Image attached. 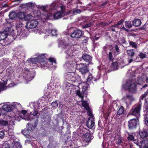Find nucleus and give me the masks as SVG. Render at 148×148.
Instances as JSON below:
<instances>
[{
	"label": "nucleus",
	"instance_id": "nucleus-1",
	"mask_svg": "<svg viewBox=\"0 0 148 148\" xmlns=\"http://www.w3.org/2000/svg\"><path fill=\"white\" fill-rule=\"evenodd\" d=\"M36 57L30 59V61L32 63H35L38 66L42 68L43 67H52V63L56 64V60L53 58H50L49 59V61H46L43 54L37 55Z\"/></svg>",
	"mask_w": 148,
	"mask_h": 148
},
{
	"label": "nucleus",
	"instance_id": "nucleus-2",
	"mask_svg": "<svg viewBox=\"0 0 148 148\" xmlns=\"http://www.w3.org/2000/svg\"><path fill=\"white\" fill-rule=\"evenodd\" d=\"M51 16V13H50L48 14L47 12H45L40 16H39L38 14L36 15H33L29 14L25 16L24 12H20L19 13V20L20 19H24L25 20L28 21H29L32 20L34 19L35 18H40L42 20L43 19L48 20L49 19V18Z\"/></svg>",
	"mask_w": 148,
	"mask_h": 148
},
{
	"label": "nucleus",
	"instance_id": "nucleus-3",
	"mask_svg": "<svg viewBox=\"0 0 148 148\" xmlns=\"http://www.w3.org/2000/svg\"><path fill=\"white\" fill-rule=\"evenodd\" d=\"M58 44L59 47L63 49L67 55L70 57L75 56V53L73 51V47L67 44L64 40H59Z\"/></svg>",
	"mask_w": 148,
	"mask_h": 148
},
{
	"label": "nucleus",
	"instance_id": "nucleus-4",
	"mask_svg": "<svg viewBox=\"0 0 148 148\" xmlns=\"http://www.w3.org/2000/svg\"><path fill=\"white\" fill-rule=\"evenodd\" d=\"M64 8V6L62 4L54 3L50 6L49 9L51 10L58 9L62 11V12H58L53 14L54 18L58 19L61 18L65 14V13L63 11Z\"/></svg>",
	"mask_w": 148,
	"mask_h": 148
},
{
	"label": "nucleus",
	"instance_id": "nucleus-5",
	"mask_svg": "<svg viewBox=\"0 0 148 148\" xmlns=\"http://www.w3.org/2000/svg\"><path fill=\"white\" fill-rule=\"evenodd\" d=\"M87 88L86 86H83L82 88V90L81 92L79 90H77L76 92L77 95L81 99L82 101V106L87 110H88L89 109V107L88 106V104L86 101H83V97L84 95H86L87 94Z\"/></svg>",
	"mask_w": 148,
	"mask_h": 148
},
{
	"label": "nucleus",
	"instance_id": "nucleus-6",
	"mask_svg": "<svg viewBox=\"0 0 148 148\" xmlns=\"http://www.w3.org/2000/svg\"><path fill=\"white\" fill-rule=\"evenodd\" d=\"M141 104L140 103L132 106L128 115H132L135 116L138 119L140 116V112Z\"/></svg>",
	"mask_w": 148,
	"mask_h": 148
},
{
	"label": "nucleus",
	"instance_id": "nucleus-7",
	"mask_svg": "<svg viewBox=\"0 0 148 148\" xmlns=\"http://www.w3.org/2000/svg\"><path fill=\"white\" fill-rule=\"evenodd\" d=\"M122 88L125 90H128L132 93L135 92L136 90V84L132 81L126 82L123 85Z\"/></svg>",
	"mask_w": 148,
	"mask_h": 148
},
{
	"label": "nucleus",
	"instance_id": "nucleus-8",
	"mask_svg": "<svg viewBox=\"0 0 148 148\" xmlns=\"http://www.w3.org/2000/svg\"><path fill=\"white\" fill-rule=\"evenodd\" d=\"M76 67L82 74H86L88 71L87 66L85 64L80 63L77 64Z\"/></svg>",
	"mask_w": 148,
	"mask_h": 148
},
{
	"label": "nucleus",
	"instance_id": "nucleus-9",
	"mask_svg": "<svg viewBox=\"0 0 148 148\" xmlns=\"http://www.w3.org/2000/svg\"><path fill=\"white\" fill-rule=\"evenodd\" d=\"M25 70V73L23 75V77L26 80L30 81L34 78V75L33 72L29 71L28 69H26Z\"/></svg>",
	"mask_w": 148,
	"mask_h": 148
},
{
	"label": "nucleus",
	"instance_id": "nucleus-10",
	"mask_svg": "<svg viewBox=\"0 0 148 148\" xmlns=\"http://www.w3.org/2000/svg\"><path fill=\"white\" fill-rule=\"evenodd\" d=\"M40 18H35L29 21H28L26 25L27 28L32 29L36 27L38 24V22L37 21V20Z\"/></svg>",
	"mask_w": 148,
	"mask_h": 148
},
{
	"label": "nucleus",
	"instance_id": "nucleus-11",
	"mask_svg": "<svg viewBox=\"0 0 148 148\" xmlns=\"http://www.w3.org/2000/svg\"><path fill=\"white\" fill-rule=\"evenodd\" d=\"M122 100L127 106H128L134 100V98L132 95L127 94L123 97Z\"/></svg>",
	"mask_w": 148,
	"mask_h": 148
},
{
	"label": "nucleus",
	"instance_id": "nucleus-12",
	"mask_svg": "<svg viewBox=\"0 0 148 148\" xmlns=\"http://www.w3.org/2000/svg\"><path fill=\"white\" fill-rule=\"evenodd\" d=\"M88 132L86 134H84V140L87 142H89L93 138L92 133H90V130H88Z\"/></svg>",
	"mask_w": 148,
	"mask_h": 148
},
{
	"label": "nucleus",
	"instance_id": "nucleus-13",
	"mask_svg": "<svg viewBox=\"0 0 148 148\" xmlns=\"http://www.w3.org/2000/svg\"><path fill=\"white\" fill-rule=\"evenodd\" d=\"M95 122L94 118L92 117H89L87 121L86 125L88 128L90 129H94Z\"/></svg>",
	"mask_w": 148,
	"mask_h": 148
},
{
	"label": "nucleus",
	"instance_id": "nucleus-14",
	"mask_svg": "<svg viewBox=\"0 0 148 148\" xmlns=\"http://www.w3.org/2000/svg\"><path fill=\"white\" fill-rule=\"evenodd\" d=\"M138 121V119H133L130 120L128 122V126L130 129H135L137 124V122Z\"/></svg>",
	"mask_w": 148,
	"mask_h": 148
},
{
	"label": "nucleus",
	"instance_id": "nucleus-15",
	"mask_svg": "<svg viewBox=\"0 0 148 148\" xmlns=\"http://www.w3.org/2000/svg\"><path fill=\"white\" fill-rule=\"evenodd\" d=\"M82 34V31L79 29H76L72 34L71 36L72 38H79L81 37Z\"/></svg>",
	"mask_w": 148,
	"mask_h": 148
},
{
	"label": "nucleus",
	"instance_id": "nucleus-16",
	"mask_svg": "<svg viewBox=\"0 0 148 148\" xmlns=\"http://www.w3.org/2000/svg\"><path fill=\"white\" fill-rule=\"evenodd\" d=\"M127 53L128 56L131 58L128 60L129 63H131L133 60L132 58L135 54L134 50L133 49L128 50L127 51Z\"/></svg>",
	"mask_w": 148,
	"mask_h": 148
},
{
	"label": "nucleus",
	"instance_id": "nucleus-17",
	"mask_svg": "<svg viewBox=\"0 0 148 148\" xmlns=\"http://www.w3.org/2000/svg\"><path fill=\"white\" fill-rule=\"evenodd\" d=\"M64 66L65 69H68L71 70L74 67L73 62L72 61L66 62Z\"/></svg>",
	"mask_w": 148,
	"mask_h": 148
},
{
	"label": "nucleus",
	"instance_id": "nucleus-18",
	"mask_svg": "<svg viewBox=\"0 0 148 148\" xmlns=\"http://www.w3.org/2000/svg\"><path fill=\"white\" fill-rule=\"evenodd\" d=\"M2 109L5 111L7 112H9L12 110L14 109V107H12V106L10 105H5L3 106L2 107Z\"/></svg>",
	"mask_w": 148,
	"mask_h": 148
},
{
	"label": "nucleus",
	"instance_id": "nucleus-19",
	"mask_svg": "<svg viewBox=\"0 0 148 148\" xmlns=\"http://www.w3.org/2000/svg\"><path fill=\"white\" fill-rule=\"evenodd\" d=\"M58 145L57 142L54 140L50 141L47 146V148H56Z\"/></svg>",
	"mask_w": 148,
	"mask_h": 148
},
{
	"label": "nucleus",
	"instance_id": "nucleus-20",
	"mask_svg": "<svg viewBox=\"0 0 148 148\" xmlns=\"http://www.w3.org/2000/svg\"><path fill=\"white\" fill-rule=\"evenodd\" d=\"M18 14V12L17 11H12L10 13L9 16L12 20H13L17 16Z\"/></svg>",
	"mask_w": 148,
	"mask_h": 148
},
{
	"label": "nucleus",
	"instance_id": "nucleus-21",
	"mask_svg": "<svg viewBox=\"0 0 148 148\" xmlns=\"http://www.w3.org/2000/svg\"><path fill=\"white\" fill-rule=\"evenodd\" d=\"M82 58L85 62L90 63L91 61V57L87 54H84L82 56Z\"/></svg>",
	"mask_w": 148,
	"mask_h": 148
},
{
	"label": "nucleus",
	"instance_id": "nucleus-22",
	"mask_svg": "<svg viewBox=\"0 0 148 148\" xmlns=\"http://www.w3.org/2000/svg\"><path fill=\"white\" fill-rule=\"evenodd\" d=\"M33 130H22V132L23 134L26 138H29L30 137V134Z\"/></svg>",
	"mask_w": 148,
	"mask_h": 148
},
{
	"label": "nucleus",
	"instance_id": "nucleus-23",
	"mask_svg": "<svg viewBox=\"0 0 148 148\" xmlns=\"http://www.w3.org/2000/svg\"><path fill=\"white\" fill-rule=\"evenodd\" d=\"M13 29L12 27H8L5 28L3 31L8 35L11 34V33L13 31Z\"/></svg>",
	"mask_w": 148,
	"mask_h": 148
},
{
	"label": "nucleus",
	"instance_id": "nucleus-24",
	"mask_svg": "<svg viewBox=\"0 0 148 148\" xmlns=\"http://www.w3.org/2000/svg\"><path fill=\"white\" fill-rule=\"evenodd\" d=\"M133 25L135 27H138L140 25L141 23L140 19H134L132 22Z\"/></svg>",
	"mask_w": 148,
	"mask_h": 148
},
{
	"label": "nucleus",
	"instance_id": "nucleus-25",
	"mask_svg": "<svg viewBox=\"0 0 148 148\" xmlns=\"http://www.w3.org/2000/svg\"><path fill=\"white\" fill-rule=\"evenodd\" d=\"M70 75L72 76L71 81L74 82H75L79 78V76L77 75L73 72H72Z\"/></svg>",
	"mask_w": 148,
	"mask_h": 148
},
{
	"label": "nucleus",
	"instance_id": "nucleus-26",
	"mask_svg": "<svg viewBox=\"0 0 148 148\" xmlns=\"http://www.w3.org/2000/svg\"><path fill=\"white\" fill-rule=\"evenodd\" d=\"M139 130V134L142 138H144L147 136L148 133L147 132H146L145 130L143 131H141L140 130Z\"/></svg>",
	"mask_w": 148,
	"mask_h": 148
},
{
	"label": "nucleus",
	"instance_id": "nucleus-27",
	"mask_svg": "<svg viewBox=\"0 0 148 148\" xmlns=\"http://www.w3.org/2000/svg\"><path fill=\"white\" fill-rule=\"evenodd\" d=\"M96 79L95 78H93L92 75L91 74L89 75L87 78L86 82L87 83H90L92 82L93 81H96Z\"/></svg>",
	"mask_w": 148,
	"mask_h": 148
},
{
	"label": "nucleus",
	"instance_id": "nucleus-28",
	"mask_svg": "<svg viewBox=\"0 0 148 148\" xmlns=\"http://www.w3.org/2000/svg\"><path fill=\"white\" fill-rule=\"evenodd\" d=\"M4 31L0 33V40H3L8 36V35Z\"/></svg>",
	"mask_w": 148,
	"mask_h": 148
},
{
	"label": "nucleus",
	"instance_id": "nucleus-29",
	"mask_svg": "<svg viewBox=\"0 0 148 148\" xmlns=\"http://www.w3.org/2000/svg\"><path fill=\"white\" fill-rule=\"evenodd\" d=\"M141 145L140 146V147L142 148H148V143H145V141L142 140L140 142Z\"/></svg>",
	"mask_w": 148,
	"mask_h": 148
},
{
	"label": "nucleus",
	"instance_id": "nucleus-30",
	"mask_svg": "<svg viewBox=\"0 0 148 148\" xmlns=\"http://www.w3.org/2000/svg\"><path fill=\"white\" fill-rule=\"evenodd\" d=\"M81 12V11L79 9H76L73 10H71L69 12L67 13V14H69L73 13V14H76L77 13H79Z\"/></svg>",
	"mask_w": 148,
	"mask_h": 148
},
{
	"label": "nucleus",
	"instance_id": "nucleus-31",
	"mask_svg": "<svg viewBox=\"0 0 148 148\" xmlns=\"http://www.w3.org/2000/svg\"><path fill=\"white\" fill-rule=\"evenodd\" d=\"M12 147L11 148H18V142L14 141L11 144Z\"/></svg>",
	"mask_w": 148,
	"mask_h": 148
},
{
	"label": "nucleus",
	"instance_id": "nucleus-32",
	"mask_svg": "<svg viewBox=\"0 0 148 148\" xmlns=\"http://www.w3.org/2000/svg\"><path fill=\"white\" fill-rule=\"evenodd\" d=\"M125 27H127L130 28L132 26V25L131 24V22L130 21H126L125 22Z\"/></svg>",
	"mask_w": 148,
	"mask_h": 148
},
{
	"label": "nucleus",
	"instance_id": "nucleus-33",
	"mask_svg": "<svg viewBox=\"0 0 148 148\" xmlns=\"http://www.w3.org/2000/svg\"><path fill=\"white\" fill-rule=\"evenodd\" d=\"M139 56L141 58H145L148 57V54L145 53L141 52L139 55Z\"/></svg>",
	"mask_w": 148,
	"mask_h": 148
},
{
	"label": "nucleus",
	"instance_id": "nucleus-34",
	"mask_svg": "<svg viewBox=\"0 0 148 148\" xmlns=\"http://www.w3.org/2000/svg\"><path fill=\"white\" fill-rule=\"evenodd\" d=\"M118 63L117 62H114L112 63L111 67H112L113 70L117 69L118 67Z\"/></svg>",
	"mask_w": 148,
	"mask_h": 148
},
{
	"label": "nucleus",
	"instance_id": "nucleus-35",
	"mask_svg": "<svg viewBox=\"0 0 148 148\" xmlns=\"http://www.w3.org/2000/svg\"><path fill=\"white\" fill-rule=\"evenodd\" d=\"M23 5L25 6L27 5V6L32 8L34 7V6L36 5L34 3H33L32 2H29L25 4H24Z\"/></svg>",
	"mask_w": 148,
	"mask_h": 148
},
{
	"label": "nucleus",
	"instance_id": "nucleus-36",
	"mask_svg": "<svg viewBox=\"0 0 148 148\" xmlns=\"http://www.w3.org/2000/svg\"><path fill=\"white\" fill-rule=\"evenodd\" d=\"M124 111L123 108L122 106H120L117 112V114L118 115L122 114L123 113Z\"/></svg>",
	"mask_w": 148,
	"mask_h": 148
},
{
	"label": "nucleus",
	"instance_id": "nucleus-37",
	"mask_svg": "<svg viewBox=\"0 0 148 148\" xmlns=\"http://www.w3.org/2000/svg\"><path fill=\"white\" fill-rule=\"evenodd\" d=\"M38 7L42 10L43 11H45L48 9V7L47 5L45 6H44L42 5H38Z\"/></svg>",
	"mask_w": 148,
	"mask_h": 148
},
{
	"label": "nucleus",
	"instance_id": "nucleus-38",
	"mask_svg": "<svg viewBox=\"0 0 148 148\" xmlns=\"http://www.w3.org/2000/svg\"><path fill=\"white\" fill-rule=\"evenodd\" d=\"M32 113V112H30L29 114H28V113L27 114V116H26L25 118H24V119L27 121H29L32 119V118L31 117V115Z\"/></svg>",
	"mask_w": 148,
	"mask_h": 148
},
{
	"label": "nucleus",
	"instance_id": "nucleus-39",
	"mask_svg": "<svg viewBox=\"0 0 148 148\" xmlns=\"http://www.w3.org/2000/svg\"><path fill=\"white\" fill-rule=\"evenodd\" d=\"M8 124V123L7 121H5L3 120L0 121V124L2 125L5 126Z\"/></svg>",
	"mask_w": 148,
	"mask_h": 148
},
{
	"label": "nucleus",
	"instance_id": "nucleus-40",
	"mask_svg": "<svg viewBox=\"0 0 148 148\" xmlns=\"http://www.w3.org/2000/svg\"><path fill=\"white\" fill-rule=\"evenodd\" d=\"M119 40L120 43L125 44H126L127 43L125 39L124 38H120Z\"/></svg>",
	"mask_w": 148,
	"mask_h": 148
},
{
	"label": "nucleus",
	"instance_id": "nucleus-41",
	"mask_svg": "<svg viewBox=\"0 0 148 148\" xmlns=\"http://www.w3.org/2000/svg\"><path fill=\"white\" fill-rule=\"evenodd\" d=\"M72 74V73H68L65 76V78L68 80H71L72 76L70 75Z\"/></svg>",
	"mask_w": 148,
	"mask_h": 148
},
{
	"label": "nucleus",
	"instance_id": "nucleus-42",
	"mask_svg": "<svg viewBox=\"0 0 148 148\" xmlns=\"http://www.w3.org/2000/svg\"><path fill=\"white\" fill-rule=\"evenodd\" d=\"M129 44L130 45L132 46L133 47L135 48H137V45L135 42L132 41H130L129 42Z\"/></svg>",
	"mask_w": 148,
	"mask_h": 148
},
{
	"label": "nucleus",
	"instance_id": "nucleus-43",
	"mask_svg": "<svg viewBox=\"0 0 148 148\" xmlns=\"http://www.w3.org/2000/svg\"><path fill=\"white\" fill-rule=\"evenodd\" d=\"M10 145L9 144L6 143H3L2 145V148H10Z\"/></svg>",
	"mask_w": 148,
	"mask_h": 148
},
{
	"label": "nucleus",
	"instance_id": "nucleus-44",
	"mask_svg": "<svg viewBox=\"0 0 148 148\" xmlns=\"http://www.w3.org/2000/svg\"><path fill=\"white\" fill-rule=\"evenodd\" d=\"M123 143L122 138L120 136L118 138L117 144L119 145H120Z\"/></svg>",
	"mask_w": 148,
	"mask_h": 148
},
{
	"label": "nucleus",
	"instance_id": "nucleus-45",
	"mask_svg": "<svg viewBox=\"0 0 148 148\" xmlns=\"http://www.w3.org/2000/svg\"><path fill=\"white\" fill-rule=\"evenodd\" d=\"M12 20L9 18H6L5 19L6 22L5 23V24H10L12 22V21L11 20Z\"/></svg>",
	"mask_w": 148,
	"mask_h": 148
},
{
	"label": "nucleus",
	"instance_id": "nucleus-46",
	"mask_svg": "<svg viewBox=\"0 0 148 148\" xmlns=\"http://www.w3.org/2000/svg\"><path fill=\"white\" fill-rule=\"evenodd\" d=\"M51 33L52 36H56L57 35V31L56 29H53L51 30Z\"/></svg>",
	"mask_w": 148,
	"mask_h": 148
},
{
	"label": "nucleus",
	"instance_id": "nucleus-47",
	"mask_svg": "<svg viewBox=\"0 0 148 148\" xmlns=\"http://www.w3.org/2000/svg\"><path fill=\"white\" fill-rule=\"evenodd\" d=\"M108 58L110 60H112L113 59V56L112 53L111 52H109L108 54Z\"/></svg>",
	"mask_w": 148,
	"mask_h": 148
},
{
	"label": "nucleus",
	"instance_id": "nucleus-48",
	"mask_svg": "<svg viewBox=\"0 0 148 148\" xmlns=\"http://www.w3.org/2000/svg\"><path fill=\"white\" fill-rule=\"evenodd\" d=\"M51 105L53 107L56 108L58 106V104L57 103V101H55V102H53Z\"/></svg>",
	"mask_w": 148,
	"mask_h": 148
},
{
	"label": "nucleus",
	"instance_id": "nucleus-49",
	"mask_svg": "<svg viewBox=\"0 0 148 148\" xmlns=\"http://www.w3.org/2000/svg\"><path fill=\"white\" fill-rule=\"evenodd\" d=\"M88 111L87 114L88 115L90 116V117H92L93 118H94V116L92 114V113L91 111L90 110V108L88 110Z\"/></svg>",
	"mask_w": 148,
	"mask_h": 148
},
{
	"label": "nucleus",
	"instance_id": "nucleus-50",
	"mask_svg": "<svg viewBox=\"0 0 148 148\" xmlns=\"http://www.w3.org/2000/svg\"><path fill=\"white\" fill-rule=\"evenodd\" d=\"M72 141L71 140H69L65 141V143L66 145H68L69 146H71L72 143Z\"/></svg>",
	"mask_w": 148,
	"mask_h": 148
},
{
	"label": "nucleus",
	"instance_id": "nucleus-51",
	"mask_svg": "<svg viewBox=\"0 0 148 148\" xmlns=\"http://www.w3.org/2000/svg\"><path fill=\"white\" fill-rule=\"evenodd\" d=\"M5 134L4 132L1 131L0 132V138H3Z\"/></svg>",
	"mask_w": 148,
	"mask_h": 148
},
{
	"label": "nucleus",
	"instance_id": "nucleus-52",
	"mask_svg": "<svg viewBox=\"0 0 148 148\" xmlns=\"http://www.w3.org/2000/svg\"><path fill=\"white\" fill-rule=\"evenodd\" d=\"M18 105V103H13L12 104L10 105L12 106V107H14V109L16 108V107Z\"/></svg>",
	"mask_w": 148,
	"mask_h": 148
},
{
	"label": "nucleus",
	"instance_id": "nucleus-53",
	"mask_svg": "<svg viewBox=\"0 0 148 148\" xmlns=\"http://www.w3.org/2000/svg\"><path fill=\"white\" fill-rule=\"evenodd\" d=\"M123 19H121V20L118 21L117 23L115 24V25L116 26V25H120L122 23H123Z\"/></svg>",
	"mask_w": 148,
	"mask_h": 148
},
{
	"label": "nucleus",
	"instance_id": "nucleus-54",
	"mask_svg": "<svg viewBox=\"0 0 148 148\" xmlns=\"http://www.w3.org/2000/svg\"><path fill=\"white\" fill-rule=\"evenodd\" d=\"M128 138L129 140H134V138L133 135H129L128 137Z\"/></svg>",
	"mask_w": 148,
	"mask_h": 148
},
{
	"label": "nucleus",
	"instance_id": "nucleus-55",
	"mask_svg": "<svg viewBox=\"0 0 148 148\" xmlns=\"http://www.w3.org/2000/svg\"><path fill=\"white\" fill-rule=\"evenodd\" d=\"M92 25V23H90L86 24H85L84 25V27L85 28H87L88 27H90Z\"/></svg>",
	"mask_w": 148,
	"mask_h": 148
},
{
	"label": "nucleus",
	"instance_id": "nucleus-56",
	"mask_svg": "<svg viewBox=\"0 0 148 148\" xmlns=\"http://www.w3.org/2000/svg\"><path fill=\"white\" fill-rule=\"evenodd\" d=\"M115 49L116 51L119 52V49L118 45H116L115 46Z\"/></svg>",
	"mask_w": 148,
	"mask_h": 148
},
{
	"label": "nucleus",
	"instance_id": "nucleus-57",
	"mask_svg": "<svg viewBox=\"0 0 148 148\" xmlns=\"http://www.w3.org/2000/svg\"><path fill=\"white\" fill-rule=\"evenodd\" d=\"M46 132L45 130H44L43 132L41 134V136H46Z\"/></svg>",
	"mask_w": 148,
	"mask_h": 148
},
{
	"label": "nucleus",
	"instance_id": "nucleus-58",
	"mask_svg": "<svg viewBox=\"0 0 148 148\" xmlns=\"http://www.w3.org/2000/svg\"><path fill=\"white\" fill-rule=\"evenodd\" d=\"M147 95V93H145V94L141 96V98L142 100H143L144 98Z\"/></svg>",
	"mask_w": 148,
	"mask_h": 148
},
{
	"label": "nucleus",
	"instance_id": "nucleus-59",
	"mask_svg": "<svg viewBox=\"0 0 148 148\" xmlns=\"http://www.w3.org/2000/svg\"><path fill=\"white\" fill-rule=\"evenodd\" d=\"M145 121L146 125H148V117H147L145 119Z\"/></svg>",
	"mask_w": 148,
	"mask_h": 148
},
{
	"label": "nucleus",
	"instance_id": "nucleus-60",
	"mask_svg": "<svg viewBox=\"0 0 148 148\" xmlns=\"http://www.w3.org/2000/svg\"><path fill=\"white\" fill-rule=\"evenodd\" d=\"M121 29L124 30L127 32H129V30L128 29L125 28L124 26L121 27Z\"/></svg>",
	"mask_w": 148,
	"mask_h": 148
},
{
	"label": "nucleus",
	"instance_id": "nucleus-61",
	"mask_svg": "<svg viewBox=\"0 0 148 148\" xmlns=\"http://www.w3.org/2000/svg\"><path fill=\"white\" fill-rule=\"evenodd\" d=\"M38 111H37L35 110L34 111V112L33 113V114H32V115L33 116H35L37 115V114H38Z\"/></svg>",
	"mask_w": 148,
	"mask_h": 148
},
{
	"label": "nucleus",
	"instance_id": "nucleus-62",
	"mask_svg": "<svg viewBox=\"0 0 148 148\" xmlns=\"http://www.w3.org/2000/svg\"><path fill=\"white\" fill-rule=\"evenodd\" d=\"M21 113L23 114L24 115L27 113V111L25 110H22L21 111Z\"/></svg>",
	"mask_w": 148,
	"mask_h": 148
},
{
	"label": "nucleus",
	"instance_id": "nucleus-63",
	"mask_svg": "<svg viewBox=\"0 0 148 148\" xmlns=\"http://www.w3.org/2000/svg\"><path fill=\"white\" fill-rule=\"evenodd\" d=\"M49 95L47 93L45 94V95L44 96V98L46 99L47 98L49 97Z\"/></svg>",
	"mask_w": 148,
	"mask_h": 148
},
{
	"label": "nucleus",
	"instance_id": "nucleus-64",
	"mask_svg": "<svg viewBox=\"0 0 148 148\" xmlns=\"http://www.w3.org/2000/svg\"><path fill=\"white\" fill-rule=\"evenodd\" d=\"M88 41V39H86L85 40H84L82 41V43L83 44H86V43Z\"/></svg>",
	"mask_w": 148,
	"mask_h": 148
}]
</instances>
